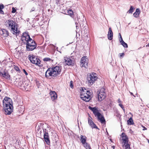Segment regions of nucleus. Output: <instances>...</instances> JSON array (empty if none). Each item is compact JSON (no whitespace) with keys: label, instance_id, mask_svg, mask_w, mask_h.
I'll list each match as a JSON object with an SVG mask.
<instances>
[{"label":"nucleus","instance_id":"nucleus-39","mask_svg":"<svg viewBox=\"0 0 149 149\" xmlns=\"http://www.w3.org/2000/svg\"><path fill=\"white\" fill-rule=\"evenodd\" d=\"M35 10V8L34 7H33L31 8V9L30 10V12L31 13L33 11H34Z\"/></svg>","mask_w":149,"mask_h":149},{"label":"nucleus","instance_id":"nucleus-46","mask_svg":"<svg viewBox=\"0 0 149 149\" xmlns=\"http://www.w3.org/2000/svg\"><path fill=\"white\" fill-rule=\"evenodd\" d=\"M118 102L119 104H121V101L120 99H118Z\"/></svg>","mask_w":149,"mask_h":149},{"label":"nucleus","instance_id":"nucleus-15","mask_svg":"<svg viewBox=\"0 0 149 149\" xmlns=\"http://www.w3.org/2000/svg\"><path fill=\"white\" fill-rule=\"evenodd\" d=\"M0 75L1 77H3L6 79H8L9 78L10 76L9 74L6 72L5 71L0 72Z\"/></svg>","mask_w":149,"mask_h":149},{"label":"nucleus","instance_id":"nucleus-19","mask_svg":"<svg viewBox=\"0 0 149 149\" xmlns=\"http://www.w3.org/2000/svg\"><path fill=\"white\" fill-rule=\"evenodd\" d=\"M1 32V34L4 37H7L9 35L8 31L5 29H3Z\"/></svg>","mask_w":149,"mask_h":149},{"label":"nucleus","instance_id":"nucleus-16","mask_svg":"<svg viewBox=\"0 0 149 149\" xmlns=\"http://www.w3.org/2000/svg\"><path fill=\"white\" fill-rule=\"evenodd\" d=\"M108 38L109 40H111L113 39V33L111 30V28L110 27L109 29L108 34L107 35Z\"/></svg>","mask_w":149,"mask_h":149},{"label":"nucleus","instance_id":"nucleus-22","mask_svg":"<svg viewBox=\"0 0 149 149\" xmlns=\"http://www.w3.org/2000/svg\"><path fill=\"white\" fill-rule=\"evenodd\" d=\"M127 124L128 125H133L134 124L133 120L132 118L131 117L127 120Z\"/></svg>","mask_w":149,"mask_h":149},{"label":"nucleus","instance_id":"nucleus-12","mask_svg":"<svg viewBox=\"0 0 149 149\" xmlns=\"http://www.w3.org/2000/svg\"><path fill=\"white\" fill-rule=\"evenodd\" d=\"M23 83V80L19 79H17L15 81V85L19 87L21 89H22Z\"/></svg>","mask_w":149,"mask_h":149},{"label":"nucleus","instance_id":"nucleus-43","mask_svg":"<svg viewBox=\"0 0 149 149\" xmlns=\"http://www.w3.org/2000/svg\"><path fill=\"white\" fill-rule=\"evenodd\" d=\"M125 136H126L125 135V134L124 133H122L121 136L122 137V138L124 137Z\"/></svg>","mask_w":149,"mask_h":149},{"label":"nucleus","instance_id":"nucleus-9","mask_svg":"<svg viewBox=\"0 0 149 149\" xmlns=\"http://www.w3.org/2000/svg\"><path fill=\"white\" fill-rule=\"evenodd\" d=\"M122 140L123 143V147L125 148V149H130V145L128 143V139L127 136L122 138Z\"/></svg>","mask_w":149,"mask_h":149},{"label":"nucleus","instance_id":"nucleus-44","mask_svg":"<svg viewBox=\"0 0 149 149\" xmlns=\"http://www.w3.org/2000/svg\"><path fill=\"white\" fill-rule=\"evenodd\" d=\"M118 105L122 109H123L124 107L123 105L121 104H119Z\"/></svg>","mask_w":149,"mask_h":149},{"label":"nucleus","instance_id":"nucleus-11","mask_svg":"<svg viewBox=\"0 0 149 149\" xmlns=\"http://www.w3.org/2000/svg\"><path fill=\"white\" fill-rule=\"evenodd\" d=\"M87 57L85 56L81 58L80 63L81 65H82V67L86 68V66H87L88 63L87 61Z\"/></svg>","mask_w":149,"mask_h":149},{"label":"nucleus","instance_id":"nucleus-23","mask_svg":"<svg viewBox=\"0 0 149 149\" xmlns=\"http://www.w3.org/2000/svg\"><path fill=\"white\" fill-rule=\"evenodd\" d=\"M120 43L125 48H127L128 47L127 44L123 40L122 42H121Z\"/></svg>","mask_w":149,"mask_h":149},{"label":"nucleus","instance_id":"nucleus-34","mask_svg":"<svg viewBox=\"0 0 149 149\" xmlns=\"http://www.w3.org/2000/svg\"><path fill=\"white\" fill-rule=\"evenodd\" d=\"M86 93H85L86 94H87L88 95V94L89 95V97H91V92H90L89 91L86 90Z\"/></svg>","mask_w":149,"mask_h":149},{"label":"nucleus","instance_id":"nucleus-14","mask_svg":"<svg viewBox=\"0 0 149 149\" xmlns=\"http://www.w3.org/2000/svg\"><path fill=\"white\" fill-rule=\"evenodd\" d=\"M64 63L66 65H72L73 64V60H71L70 58H65Z\"/></svg>","mask_w":149,"mask_h":149},{"label":"nucleus","instance_id":"nucleus-33","mask_svg":"<svg viewBox=\"0 0 149 149\" xmlns=\"http://www.w3.org/2000/svg\"><path fill=\"white\" fill-rule=\"evenodd\" d=\"M68 13L69 14H70L71 15H72L73 14V12L71 10H69L68 11Z\"/></svg>","mask_w":149,"mask_h":149},{"label":"nucleus","instance_id":"nucleus-6","mask_svg":"<svg viewBox=\"0 0 149 149\" xmlns=\"http://www.w3.org/2000/svg\"><path fill=\"white\" fill-rule=\"evenodd\" d=\"M80 90L81 91L80 94L81 98L86 102L89 101L90 100V97H89V94L88 95L87 94H85L86 91H85L84 90H86V89L85 88H81Z\"/></svg>","mask_w":149,"mask_h":149},{"label":"nucleus","instance_id":"nucleus-26","mask_svg":"<svg viewBox=\"0 0 149 149\" xmlns=\"http://www.w3.org/2000/svg\"><path fill=\"white\" fill-rule=\"evenodd\" d=\"M44 138H49L48 133L46 131L45 132L44 131Z\"/></svg>","mask_w":149,"mask_h":149},{"label":"nucleus","instance_id":"nucleus-25","mask_svg":"<svg viewBox=\"0 0 149 149\" xmlns=\"http://www.w3.org/2000/svg\"><path fill=\"white\" fill-rule=\"evenodd\" d=\"M45 141V142L47 143V144H49L50 143V140L49 139V138H44Z\"/></svg>","mask_w":149,"mask_h":149},{"label":"nucleus","instance_id":"nucleus-3","mask_svg":"<svg viewBox=\"0 0 149 149\" xmlns=\"http://www.w3.org/2000/svg\"><path fill=\"white\" fill-rule=\"evenodd\" d=\"M5 24V25L8 27V29L13 34L16 36L19 35L20 31L19 30H17V24L15 22L12 20L9 19L6 20Z\"/></svg>","mask_w":149,"mask_h":149},{"label":"nucleus","instance_id":"nucleus-21","mask_svg":"<svg viewBox=\"0 0 149 149\" xmlns=\"http://www.w3.org/2000/svg\"><path fill=\"white\" fill-rule=\"evenodd\" d=\"M84 147L86 149H91L90 145L87 142L83 144Z\"/></svg>","mask_w":149,"mask_h":149},{"label":"nucleus","instance_id":"nucleus-30","mask_svg":"<svg viewBox=\"0 0 149 149\" xmlns=\"http://www.w3.org/2000/svg\"><path fill=\"white\" fill-rule=\"evenodd\" d=\"M51 60V59L48 58H45L43 59V61H50Z\"/></svg>","mask_w":149,"mask_h":149},{"label":"nucleus","instance_id":"nucleus-41","mask_svg":"<svg viewBox=\"0 0 149 149\" xmlns=\"http://www.w3.org/2000/svg\"><path fill=\"white\" fill-rule=\"evenodd\" d=\"M23 71L24 73L26 75H28V73L24 69H23Z\"/></svg>","mask_w":149,"mask_h":149},{"label":"nucleus","instance_id":"nucleus-27","mask_svg":"<svg viewBox=\"0 0 149 149\" xmlns=\"http://www.w3.org/2000/svg\"><path fill=\"white\" fill-rule=\"evenodd\" d=\"M91 127L93 128H96V129H99L96 126V125L94 123L92 125H90Z\"/></svg>","mask_w":149,"mask_h":149},{"label":"nucleus","instance_id":"nucleus-17","mask_svg":"<svg viewBox=\"0 0 149 149\" xmlns=\"http://www.w3.org/2000/svg\"><path fill=\"white\" fill-rule=\"evenodd\" d=\"M97 118L98 120H99L100 122L101 123H105V120L104 117L101 114L99 116L97 117Z\"/></svg>","mask_w":149,"mask_h":149},{"label":"nucleus","instance_id":"nucleus-38","mask_svg":"<svg viewBox=\"0 0 149 149\" xmlns=\"http://www.w3.org/2000/svg\"><path fill=\"white\" fill-rule=\"evenodd\" d=\"M12 13H15L16 11V10L13 7L12 8Z\"/></svg>","mask_w":149,"mask_h":149},{"label":"nucleus","instance_id":"nucleus-40","mask_svg":"<svg viewBox=\"0 0 149 149\" xmlns=\"http://www.w3.org/2000/svg\"><path fill=\"white\" fill-rule=\"evenodd\" d=\"M136 13H138V14L139 15V14L140 13V11L139 9L137 8L136 9Z\"/></svg>","mask_w":149,"mask_h":149},{"label":"nucleus","instance_id":"nucleus-18","mask_svg":"<svg viewBox=\"0 0 149 149\" xmlns=\"http://www.w3.org/2000/svg\"><path fill=\"white\" fill-rule=\"evenodd\" d=\"M86 139L87 138L85 136L82 135H81L80 140L82 144L86 142Z\"/></svg>","mask_w":149,"mask_h":149},{"label":"nucleus","instance_id":"nucleus-36","mask_svg":"<svg viewBox=\"0 0 149 149\" xmlns=\"http://www.w3.org/2000/svg\"><path fill=\"white\" fill-rule=\"evenodd\" d=\"M70 87L72 88H73V81H70Z\"/></svg>","mask_w":149,"mask_h":149},{"label":"nucleus","instance_id":"nucleus-53","mask_svg":"<svg viewBox=\"0 0 149 149\" xmlns=\"http://www.w3.org/2000/svg\"><path fill=\"white\" fill-rule=\"evenodd\" d=\"M148 142L149 143V140H148Z\"/></svg>","mask_w":149,"mask_h":149},{"label":"nucleus","instance_id":"nucleus-5","mask_svg":"<svg viewBox=\"0 0 149 149\" xmlns=\"http://www.w3.org/2000/svg\"><path fill=\"white\" fill-rule=\"evenodd\" d=\"M97 79V74L94 72H92L87 77L88 84L89 86L92 85Z\"/></svg>","mask_w":149,"mask_h":149},{"label":"nucleus","instance_id":"nucleus-4","mask_svg":"<svg viewBox=\"0 0 149 149\" xmlns=\"http://www.w3.org/2000/svg\"><path fill=\"white\" fill-rule=\"evenodd\" d=\"M61 70V66H58L49 68L45 72V77H46L49 76L56 77L60 74Z\"/></svg>","mask_w":149,"mask_h":149},{"label":"nucleus","instance_id":"nucleus-37","mask_svg":"<svg viewBox=\"0 0 149 149\" xmlns=\"http://www.w3.org/2000/svg\"><path fill=\"white\" fill-rule=\"evenodd\" d=\"M88 120L89 124H91V123L93 122L92 120L89 118H88Z\"/></svg>","mask_w":149,"mask_h":149},{"label":"nucleus","instance_id":"nucleus-49","mask_svg":"<svg viewBox=\"0 0 149 149\" xmlns=\"http://www.w3.org/2000/svg\"><path fill=\"white\" fill-rule=\"evenodd\" d=\"M112 148L113 149H114L115 148V146H112Z\"/></svg>","mask_w":149,"mask_h":149},{"label":"nucleus","instance_id":"nucleus-28","mask_svg":"<svg viewBox=\"0 0 149 149\" xmlns=\"http://www.w3.org/2000/svg\"><path fill=\"white\" fill-rule=\"evenodd\" d=\"M134 9L132 6H131L128 12L129 13H132Z\"/></svg>","mask_w":149,"mask_h":149},{"label":"nucleus","instance_id":"nucleus-32","mask_svg":"<svg viewBox=\"0 0 149 149\" xmlns=\"http://www.w3.org/2000/svg\"><path fill=\"white\" fill-rule=\"evenodd\" d=\"M139 15L138 14V13H137L135 12L133 14V15L134 17H138Z\"/></svg>","mask_w":149,"mask_h":149},{"label":"nucleus","instance_id":"nucleus-48","mask_svg":"<svg viewBox=\"0 0 149 149\" xmlns=\"http://www.w3.org/2000/svg\"><path fill=\"white\" fill-rule=\"evenodd\" d=\"M143 127V130H147V128H146L145 127Z\"/></svg>","mask_w":149,"mask_h":149},{"label":"nucleus","instance_id":"nucleus-13","mask_svg":"<svg viewBox=\"0 0 149 149\" xmlns=\"http://www.w3.org/2000/svg\"><path fill=\"white\" fill-rule=\"evenodd\" d=\"M49 94L50 95L51 99L52 101H54L57 98V94L54 91H50Z\"/></svg>","mask_w":149,"mask_h":149},{"label":"nucleus","instance_id":"nucleus-7","mask_svg":"<svg viewBox=\"0 0 149 149\" xmlns=\"http://www.w3.org/2000/svg\"><path fill=\"white\" fill-rule=\"evenodd\" d=\"M28 56L29 59L31 63L39 66H41L40 61L39 58L33 55H29Z\"/></svg>","mask_w":149,"mask_h":149},{"label":"nucleus","instance_id":"nucleus-42","mask_svg":"<svg viewBox=\"0 0 149 149\" xmlns=\"http://www.w3.org/2000/svg\"><path fill=\"white\" fill-rule=\"evenodd\" d=\"M120 57H123L125 55V54L124 53H120Z\"/></svg>","mask_w":149,"mask_h":149},{"label":"nucleus","instance_id":"nucleus-47","mask_svg":"<svg viewBox=\"0 0 149 149\" xmlns=\"http://www.w3.org/2000/svg\"><path fill=\"white\" fill-rule=\"evenodd\" d=\"M130 93L131 95H133L134 97H135V96L133 94V93H132L131 92H130Z\"/></svg>","mask_w":149,"mask_h":149},{"label":"nucleus","instance_id":"nucleus-1","mask_svg":"<svg viewBox=\"0 0 149 149\" xmlns=\"http://www.w3.org/2000/svg\"><path fill=\"white\" fill-rule=\"evenodd\" d=\"M22 41L26 45L27 50L29 51H32L37 47L36 42L30 38L27 32L23 33L22 36Z\"/></svg>","mask_w":149,"mask_h":149},{"label":"nucleus","instance_id":"nucleus-52","mask_svg":"<svg viewBox=\"0 0 149 149\" xmlns=\"http://www.w3.org/2000/svg\"><path fill=\"white\" fill-rule=\"evenodd\" d=\"M146 47H149V43H148V45H146Z\"/></svg>","mask_w":149,"mask_h":149},{"label":"nucleus","instance_id":"nucleus-29","mask_svg":"<svg viewBox=\"0 0 149 149\" xmlns=\"http://www.w3.org/2000/svg\"><path fill=\"white\" fill-rule=\"evenodd\" d=\"M14 69L17 71H20L19 69L18 66H15Z\"/></svg>","mask_w":149,"mask_h":149},{"label":"nucleus","instance_id":"nucleus-20","mask_svg":"<svg viewBox=\"0 0 149 149\" xmlns=\"http://www.w3.org/2000/svg\"><path fill=\"white\" fill-rule=\"evenodd\" d=\"M28 85V84L27 83V81H23L22 89L23 90L26 89V88L27 87Z\"/></svg>","mask_w":149,"mask_h":149},{"label":"nucleus","instance_id":"nucleus-8","mask_svg":"<svg viewBox=\"0 0 149 149\" xmlns=\"http://www.w3.org/2000/svg\"><path fill=\"white\" fill-rule=\"evenodd\" d=\"M105 90L104 88H102L98 93V99L99 101H102L106 97Z\"/></svg>","mask_w":149,"mask_h":149},{"label":"nucleus","instance_id":"nucleus-54","mask_svg":"<svg viewBox=\"0 0 149 149\" xmlns=\"http://www.w3.org/2000/svg\"><path fill=\"white\" fill-rule=\"evenodd\" d=\"M1 89H0V92H1Z\"/></svg>","mask_w":149,"mask_h":149},{"label":"nucleus","instance_id":"nucleus-24","mask_svg":"<svg viewBox=\"0 0 149 149\" xmlns=\"http://www.w3.org/2000/svg\"><path fill=\"white\" fill-rule=\"evenodd\" d=\"M4 8L3 5L2 4L0 5V13L3 14L4 12L2 9Z\"/></svg>","mask_w":149,"mask_h":149},{"label":"nucleus","instance_id":"nucleus-10","mask_svg":"<svg viewBox=\"0 0 149 149\" xmlns=\"http://www.w3.org/2000/svg\"><path fill=\"white\" fill-rule=\"evenodd\" d=\"M89 108L93 111L95 116L97 117L101 114L96 107H92L89 106Z\"/></svg>","mask_w":149,"mask_h":149},{"label":"nucleus","instance_id":"nucleus-51","mask_svg":"<svg viewBox=\"0 0 149 149\" xmlns=\"http://www.w3.org/2000/svg\"><path fill=\"white\" fill-rule=\"evenodd\" d=\"M123 109V111H124V112H125V109H124V107L123 109Z\"/></svg>","mask_w":149,"mask_h":149},{"label":"nucleus","instance_id":"nucleus-2","mask_svg":"<svg viewBox=\"0 0 149 149\" xmlns=\"http://www.w3.org/2000/svg\"><path fill=\"white\" fill-rule=\"evenodd\" d=\"M3 107L6 115H9L13 111V107L10 98L5 97L3 100Z\"/></svg>","mask_w":149,"mask_h":149},{"label":"nucleus","instance_id":"nucleus-45","mask_svg":"<svg viewBox=\"0 0 149 149\" xmlns=\"http://www.w3.org/2000/svg\"><path fill=\"white\" fill-rule=\"evenodd\" d=\"M59 0H56V3L57 5L59 3Z\"/></svg>","mask_w":149,"mask_h":149},{"label":"nucleus","instance_id":"nucleus-50","mask_svg":"<svg viewBox=\"0 0 149 149\" xmlns=\"http://www.w3.org/2000/svg\"><path fill=\"white\" fill-rule=\"evenodd\" d=\"M94 123L93 122H92V123H91V124H89V125H92V124H93V123Z\"/></svg>","mask_w":149,"mask_h":149},{"label":"nucleus","instance_id":"nucleus-31","mask_svg":"<svg viewBox=\"0 0 149 149\" xmlns=\"http://www.w3.org/2000/svg\"><path fill=\"white\" fill-rule=\"evenodd\" d=\"M119 37L120 38L119 41H120V42L123 41V38H122L121 36V34L120 33H119Z\"/></svg>","mask_w":149,"mask_h":149},{"label":"nucleus","instance_id":"nucleus-35","mask_svg":"<svg viewBox=\"0 0 149 149\" xmlns=\"http://www.w3.org/2000/svg\"><path fill=\"white\" fill-rule=\"evenodd\" d=\"M75 24L76 25V29H77L76 31H77L78 30V29H79V27L78 26L79 24H78V23H77V22H75Z\"/></svg>","mask_w":149,"mask_h":149}]
</instances>
